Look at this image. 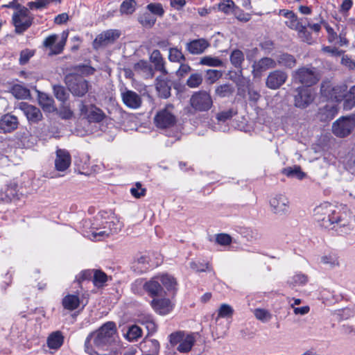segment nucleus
Returning a JSON list of instances; mask_svg holds the SVG:
<instances>
[{"label": "nucleus", "instance_id": "obj_44", "mask_svg": "<svg viewBox=\"0 0 355 355\" xmlns=\"http://www.w3.org/2000/svg\"><path fill=\"white\" fill-rule=\"evenodd\" d=\"M136 5L135 0H125L120 6V12L122 15H130L135 12Z\"/></svg>", "mask_w": 355, "mask_h": 355}, {"label": "nucleus", "instance_id": "obj_17", "mask_svg": "<svg viewBox=\"0 0 355 355\" xmlns=\"http://www.w3.org/2000/svg\"><path fill=\"white\" fill-rule=\"evenodd\" d=\"M277 67L275 59L266 57L254 62L252 64V74L254 77H260L263 71Z\"/></svg>", "mask_w": 355, "mask_h": 355}, {"label": "nucleus", "instance_id": "obj_3", "mask_svg": "<svg viewBox=\"0 0 355 355\" xmlns=\"http://www.w3.org/2000/svg\"><path fill=\"white\" fill-rule=\"evenodd\" d=\"M339 207L328 202H323L313 209V218L322 227L332 228Z\"/></svg>", "mask_w": 355, "mask_h": 355}, {"label": "nucleus", "instance_id": "obj_26", "mask_svg": "<svg viewBox=\"0 0 355 355\" xmlns=\"http://www.w3.org/2000/svg\"><path fill=\"white\" fill-rule=\"evenodd\" d=\"M209 46V42L205 39L194 40L187 44V49L193 55L203 53Z\"/></svg>", "mask_w": 355, "mask_h": 355}, {"label": "nucleus", "instance_id": "obj_23", "mask_svg": "<svg viewBox=\"0 0 355 355\" xmlns=\"http://www.w3.org/2000/svg\"><path fill=\"white\" fill-rule=\"evenodd\" d=\"M155 87L161 97L166 98L171 94V87L168 84L167 73H162L156 78Z\"/></svg>", "mask_w": 355, "mask_h": 355}, {"label": "nucleus", "instance_id": "obj_37", "mask_svg": "<svg viewBox=\"0 0 355 355\" xmlns=\"http://www.w3.org/2000/svg\"><path fill=\"white\" fill-rule=\"evenodd\" d=\"M138 21L144 27L150 28L155 24L156 17L148 12H144L139 15Z\"/></svg>", "mask_w": 355, "mask_h": 355}, {"label": "nucleus", "instance_id": "obj_60", "mask_svg": "<svg viewBox=\"0 0 355 355\" xmlns=\"http://www.w3.org/2000/svg\"><path fill=\"white\" fill-rule=\"evenodd\" d=\"M107 279L106 274L102 271L96 270L94 275V282L96 286H101Z\"/></svg>", "mask_w": 355, "mask_h": 355}, {"label": "nucleus", "instance_id": "obj_56", "mask_svg": "<svg viewBox=\"0 0 355 355\" xmlns=\"http://www.w3.org/2000/svg\"><path fill=\"white\" fill-rule=\"evenodd\" d=\"M146 8L153 16L162 17L164 12L163 7L160 3H150L146 6Z\"/></svg>", "mask_w": 355, "mask_h": 355}, {"label": "nucleus", "instance_id": "obj_59", "mask_svg": "<svg viewBox=\"0 0 355 355\" xmlns=\"http://www.w3.org/2000/svg\"><path fill=\"white\" fill-rule=\"evenodd\" d=\"M52 0H35L28 3L30 9H41L46 8Z\"/></svg>", "mask_w": 355, "mask_h": 355}, {"label": "nucleus", "instance_id": "obj_29", "mask_svg": "<svg viewBox=\"0 0 355 355\" xmlns=\"http://www.w3.org/2000/svg\"><path fill=\"white\" fill-rule=\"evenodd\" d=\"M64 343V336L60 331H53L47 338V345L50 349H58Z\"/></svg>", "mask_w": 355, "mask_h": 355}, {"label": "nucleus", "instance_id": "obj_45", "mask_svg": "<svg viewBox=\"0 0 355 355\" xmlns=\"http://www.w3.org/2000/svg\"><path fill=\"white\" fill-rule=\"evenodd\" d=\"M230 61L235 67H240L244 61L243 53L239 49L234 50L230 55Z\"/></svg>", "mask_w": 355, "mask_h": 355}, {"label": "nucleus", "instance_id": "obj_25", "mask_svg": "<svg viewBox=\"0 0 355 355\" xmlns=\"http://www.w3.org/2000/svg\"><path fill=\"white\" fill-rule=\"evenodd\" d=\"M20 108L26 116L28 120L31 122H37L42 118L40 110L32 105L22 103L20 105Z\"/></svg>", "mask_w": 355, "mask_h": 355}, {"label": "nucleus", "instance_id": "obj_38", "mask_svg": "<svg viewBox=\"0 0 355 355\" xmlns=\"http://www.w3.org/2000/svg\"><path fill=\"white\" fill-rule=\"evenodd\" d=\"M343 99H345L344 107L345 109L351 110L355 106V85L352 86L349 91L346 90Z\"/></svg>", "mask_w": 355, "mask_h": 355}, {"label": "nucleus", "instance_id": "obj_1", "mask_svg": "<svg viewBox=\"0 0 355 355\" xmlns=\"http://www.w3.org/2000/svg\"><path fill=\"white\" fill-rule=\"evenodd\" d=\"M116 333V325L113 322H107L98 330L92 332L85 342V352L90 355H104L108 349Z\"/></svg>", "mask_w": 355, "mask_h": 355}, {"label": "nucleus", "instance_id": "obj_64", "mask_svg": "<svg viewBox=\"0 0 355 355\" xmlns=\"http://www.w3.org/2000/svg\"><path fill=\"white\" fill-rule=\"evenodd\" d=\"M191 268L197 272H205L211 270L209 263L192 262L191 263Z\"/></svg>", "mask_w": 355, "mask_h": 355}, {"label": "nucleus", "instance_id": "obj_39", "mask_svg": "<svg viewBox=\"0 0 355 355\" xmlns=\"http://www.w3.org/2000/svg\"><path fill=\"white\" fill-rule=\"evenodd\" d=\"M288 15L290 18L286 21V26L297 32L304 31V26L300 21L295 13H289Z\"/></svg>", "mask_w": 355, "mask_h": 355}, {"label": "nucleus", "instance_id": "obj_27", "mask_svg": "<svg viewBox=\"0 0 355 355\" xmlns=\"http://www.w3.org/2000/svg\"><path fill=\"white\" fill-rule=\"evenodd\" d=\"M140 345L143 353L148 355H159L160 347L157 340L146 339Z\"/></svg>", "mask_w": 355, "mask_h": 355}, {"label": "nucleus", "instance_id": "obj_18", "mask_svg": "<svg viewBox=\"0 0 355 355\" xmlns=\"http://www.w3.org/2000/svg\"><path fill=\"white\" fill-rule=\"evenodd\" d=\"M162 263V259H158L155 263H153L146 255H141L137 257L132 263V268L137 273H143L150 268L157 266Z\"/></svg>", "mask_w": 355, "mask_h": 355}, {"label": "nucleus", "instance_id": "obj_58", "mask_svg": "<svg viewBox=\"0 0 355 355\" xmlns=\"http://www.w3.org/2000/svg\"><path fill=\"white\" fill-rule=\"evenodd\" d=\"M321 262L329 265L331 268H335L339 266V261L335 255H326L321 258Z\"/></svg>", "mask_w": 355, "mask_h": 355}, {"label": "nucleus", "instance_id": "obj_7", "mask_svg": "<svg viewBox=\"0 0 355 355\" xmlns=\"http://www.w3.org/2000/svg\"><path fill=\"white\" fill-rule=\"evenodd\" d=\"M189 103L196 112H207L213 105L211 95L206 91L196 92L191 96Z\"/></svg>", "mask_w": 355, "mask_h": 355}, {"label": "nucleus", "instance_id": "obj_47", "mask_svg": "<svg viewBox=\"0 0 355 355\" xmlns=\"http://www.w3.org/2000/svg\"><path fill=\"white\" fill-rule=\"evenodd\" d=\"M168 60L171 62L181 63L185 60V57L178 48H171L168 52Z\"/></svg>", "mask_w": 355, "mask_h": 355}, {"label": "nucleus", "instance_id": "obj_51", "mask_svg": "<svg viewBox=\"0 0 355 355\" xmlns=\"http://www.w3.org/2000/svg\"><path fill=\"white\" fill-rule=\"evenodd\" d=\"M218 8L219 10L223 12L225 14H230L234 10V8H238L232 0H224L223 2L218 4Z\"/></svg>", "mask_w": 355, "mask_h": 355}, {"label": "nucleus", "instance_id": "obj_46", "mask_svg": "<svg viewBox=\"0 0 355 355\" xmlns=\"http://www.w3.org/2000/svg\"><path fill=\"white\" fill-rule=\"evenodd\" d=\"M335 90L332 94V98L329 100L335 101H341L343 100L344 93L346 92L347 87L345 84L335 85Z\"/></svg>", "mask_w": 355, "mask_h": 355}, {"label": "nucleus", "instance_id": "obj_53", "mask_svg": "<svg viewBox=\"0 0 355 355\" xmlns=\"http://www.w3.org/2000/svg\"><path fill=\"white\" fill-rule=\"evenodd\" d=\"M68 37V32L63 31L61 34V40L59 41L53 47H52V53L53 54H59L60 53L64 46H65Z\"/></svg>", "mask_w": 355, "mask_h": 355}, {"label": "nucleus", "instance_id": "obj_21", "mask_svg": "<svg viewBox=\"0 0 355 355\" xmlns=\"http://www.w3.org/2000/svg\"><path fill=\"white\" fill-rule=\"evenodd\" d=\"M150 305L160 315H166L173 309V304L168 298H154Z\"/></svg>", "mask_w": 355, "mask_h": 355}, {"label": "nucleus", "instance_id": "obj_62", "mask_svg": "<svg viewBox=\"0 0 355 355\" xmlns=\"http://www.w3.org/2000/svg\"><path fill=\"white\" fill-rule=\"evenodd\" d=\"M140 320L142 324H146V327L149 331L154 332L156 331L157 326L150 316L148 315L144 318H141Z\"/></svg>", "mask_w": 355, "mask_h": 355}, {"label": "nucleus", "instance_id": "obj_8", "mask_svg": "<svg viewBox=\"0 0 355 355\" xmlns=\"http://www.w3.org/2000/svg\"><path fill=\"white\" fill-rule=\"evenodd\" d=\"M155 125L159 128H167L175 125L176 118L173 113V106L167 105L157 112L154 118Z\"/></svg>", "mask_w": 355, "mask_h": 355}, {"label": "nucleus", "instance_id": "obj_12", "mask_svg": "<svg viewBox=\"0 0 355 355\" xmlns=\"http://www.w3.org/2000/svg\"><path fill=\"white\" fill-rule=\"evenodd\" d=\"M355 127V119L353 117H343L333 123L332 131L339 137L347 136Z\"/></svg>", "mask_w": 355, "mask_h": 355}, {"label": "nucleus", "instance_id": "obj_22", "mask_svg": "<svg viewBox=\"0 0 355 355\" xmlns=\"http://www.w3.org/2000/svg\"><path fill=\"white\" fill-rule=\"evenodd\" d=\"M123 103L132 109H137L141 105V98L139 94L131 90H125L121 93Z\"/></svg>", "mask_w": 355, "mask_h": 355}, {"label": "nucleus", "instance_id": "obj_24", "mask_svg": "<svg viewBox=\"0 0 355 355\" xmlns=\"http://www.w3.org/2000/svg\"><path fill=\"white\" fill-rule=\"evenodd\" d=\"M18 125L17 118L13 115L6 114L0 119V132L7 133L15 130Z\"/></svg>", "mask_w": 355, "mask_h": 355}, {"label": "nucleus", "instance_id": "obj_2", "mask_svg": "<svg viewBox=\"0 0 355 355\" xmlns=\"http://www.w3.org/2000/svg\"><path fill=\"white\" fill-rule=\"evenodd\" d=\"M122 226V223L114 215H98L94 218L87 236L91 240L101 241L117 233Z\"/></svg>", "mask_w": 355, "mask_h": 355}, {"label": "nucleus", "instance_id": "obj_41", "mask_svg": "<svg viewBox=\"0 0 355 355\" xmlns=\"http://www.w3.org/2000/svg\"><path fill=\"white\" fill-rule=\"evenodd\" d=\"M141 336L142 330L137 325H132L130 327L125 334L126 338L131 342L137 340V339L141 337Z\"/></svg>", "mask_w": 355, "mask_h": 355}, {"label": "nucleus", "instance_id": "obj_11", "mask_svg": "<svg viewBox=\"0 0 355 355\" xmlns=\"http://www.w3.org/2000/svg\"><path fill=\"white\" fill-rule=\"evenodd\" d=\"M271 212L277 216L286 215L289 210L290 201L284 194H275L269 200Z\"/></svg>", "mask_w": 355, "mask_h": 355}, {"label": "nucleus", "instance_id": "obj_30", "mask_svg": "<svg viewBox=\"0 0 355 355\" xmlns=\"http://www.w3.org/2000/svg\"><path fill=\"white\" fill-rule=\"evenodd\" d=\"M338 109L333 104H327L324 107L320 109L318 116L321 121L331 120L337 114Z\"/></svg>", "mask_w": 355, "mask_h": 355}, {"label": "nucleus", "instance_id": "obj_19", "mask_svg": "<svg viewBox=\"0 0 355 355\" xmlns=\"http://www.w3.org/2000/svg\"><path fill=\"white\" fill-rule=\"evenodd\" d=\"M71 159L69 153L64 149H58L55 159V168L58 171H64L71 165Z\"/></svg>", "mask_w": 355, "mask_h": 355}, {"label": "nucleus", "instance_id": "obj_40", "mask_svg": "<svg viewBox=\"0 0 355 355\" xmlns=\"http://www.w3.org/2000/svg\"><path fill=\"white\" fill-rule=\"evenodd\" d=\"M284 174L287 177L295 178L298 180H302L305 177V173L301 171L300 166L288 167L284 169Z\"/></svg>", "mask_w": 355, "mask_h": 355}, {"label": "nucleus", "instance_id": "obj_32", "mask_svg": "<svg viewBox=\"0 0 355 355\" xmlns=\"http://www.w3.org/2000/svg\"><path fill=\"white\" fill-rule=\"evenodd\" d=\"M150 61L154 63L155 69L159 71L162 73H168L165 68V62L158 50H154L150 56Z\"/></svg>", "mask_w": 355, "mask_h": 355}, {"label": "nucleus", "instance_id": "obj_43", "mask_svg": "<svg viewBox=\"0 0 355 355\" xmlns=\"http://www.w3.org/2000/svg\"><path fill=\"white\" fill-rule=\"evenodd\" d=\"M335 85L330 81L323 82L321 85V95L327 99L332 98V94L335 90Z\"/></svg>", "mask_w": 355, "mask_h": 355}, {"label": "nucleus", "instance_id": "obj_52", "mask_svg": "<svg viewBox=\"0 0 355 355\" xmlns=\"http://www.w3.org/2000/svg\"><path fill=\"white\" fill-rule=\"evenodd\" d=\"M254 315L257 320L263 322L269 321L272 318L271 313L268 311L263 309H254Z\"/></svg>", "mask_w": 355, "mask_h": 355}, {"label": "nucleus", "instance_id": "obj_36", "mask_svg": "<svg viewBox=\"0 0 355 355\" xmlns=\"http://www.w3.org/2000/svg\"><path fill=\"white\" fill-rule=\"evenodd\" d=\"M138 72L142 73L145 78H153L154 76L153 69L151 66L146 61L139 62L135 67Z\"/></svg>", "mask_w": 355, "mask_h": 355}, {"label": "nucleus", "instance_id": "obj_50", "mask_svg": "<svg viewBox=\"0 0 355 355\" xmlns=\"http://www.w3.org/2000/svg\"><path fill=\"white\" fill-rule=\"evenodd\" d=\"M234 92V88L228 84L218 86L216 89V94L220 97H228Z\"/></svg>", "mask_w": 355, "mask_h": 355}, {"label": "nucleus", "instance_id": "obj_54", "mask_svg": "<svg viewBox=\"0 0 355 355\" xmlns=\"http://www.w3.org/2000/svg\"><path fill=\"white\" fill-rule=\"evenodd\" d=\"M16 195V190L14 187H8L5 191L0 192V201L8 202Z\"/></svg>", "mask_w": 355, "mask_h": 355}, {"label": "nucleus", "instance_id": "obj_13", "mask_svg": "<svg viewBox=\"0 0 355 355\" xmlns=\"http://www.w3.org/2000/svg\"><path fill=\"white\" fill-rule=\"evenodd\" d=\"M142 286L144 290L150 296L155 297L162 292V286L160 284L158 275L155 276L148 281L143 282L142 279H137L132 285V289L135 291L136 286Z\"/></svg>", "mask_w": 355, "mask_h": 355}, {"label": "nucleus", "instance_id": "obj_9", "mask_svg": "<svg viewBox=\"0 0 355 355\" xmlns=\"http://www.w3.org/2000/svg\"><path fill=\"white\" fill-rule=\"evenodd\" d=\"M293 78L302 85L310 87L319 80V76L315 68L301 67L293 73Z\"/></svg>", "mask_w": 355, "mask_h": 355}, {"label": "nucleus", "instance_id": "obj_55", "mask_svg": "<svg viewBox=\"0 0 355 355\" xmlns=\"http://www.w3.org/2000/svg\"><path fill=\"white\" fill-rule=\"evenodd\" d=\"M53 92L55 97L60 101H65L69 96L64 87L61 85H55L53 87Z\"/></svg>", "mask_w": 355, "mask_h": 355}, {"label": "nucleus", "instance_id": "obj_49", "mask_svg": "<svg viewBox=\"0 0 355 355\" xmlns=\"http://www.w3.org/2000/svg\"><path fill=\"white\" fill-rule=\"evenodd\" d=\"M202 83V76L198 73H192L187 80V85L190 88L198 87Z\"/></svg>", "mask_w": 355, "mask_h": 355}, {"label": "nucleus", "instance_id": "obj_35", "mask_svg": "<svg viewBox=\"0 0 355 355\" xmlns=\"http://www.w3.org/2000/svg\"><path fill=\"white\" fill-rule=\"evenodd\" d=\"M308 276L305 274L298 272L295 274L288 280V284L291 288L304 286L308 282Z\"/></svg>", "mask_w": 355, "mask_h": 355}, {"label": "nucleus", "instance_id": "obj_20", "mask_svg": "<svg viewBox=\"0 0 355 355\" xmlns=\"http://www.w3.org/2000/svg\"><path fill=\"white\" fill-rule=\"evenodd\" d=\"M120 33L116 30H108L97 36L94 41V46L98 48L101 46H105L114 42L119 37Z\"/></svg>", "mask_w": 355, "mask_h": 355}, {"label": "nucleus", "instance_id": "obj_33", "mask_svg": "<svg viewBox=\"0 0 355 355\" xmlns=\"http://www.w3.org/2000/svg\"><path fill=\"white\" fill-rule=\"evenodd\" d=\"M159 282H161L163 286L168 291L175 293L177 291V282L176 279L173 277L167 274H163L158 275Z\"/></svg>", "mask_w": 355, "mask_h": 355}, {"label": "nucleus", "instance_id": "obj_16", "mask_svg": "<svg viewBox=\"0 0 355 355\" xmlns=\"http://www.w3.org/2000/svg\"><path fill=\"white\" fill-rule=\"evenodd\" d=\"M79 109L80 114L90 122H101L105 117L104 112L94 105L87 107L81 102Z\"/></svg>", "mask_w": 355, "mask_h": 355}, {"label": "nucleus", "instance_id": "obj_6", "mask_svg": "<svg viewBox=\"0 0 355 355\" xmlns=\"http://www.w3.org/2000/svg\"><path fill=\"white\" fill-rule=\"evenodd\" d=\"M65 82L69 90L73 96H83L89 90L88 82L78 73L68 74L65 78Z\"/></svg>", "mask_w": 355, "mask_h": 355}, {"label": "nucleus", "instance_id": "obj_5", "mask_svg": "<svg viewBox=\"0 0 355 355\" xmlns=\"http://www.w3.org/2000/svg\"><path fill=\"white\" fill-rule=\"evenodd\" d=\"M332 228L349 234L355 229V217L345 207H339Z\"/></svg>", "mask_w": 355, "mask_h": 355}, {"label": "nucleus", "instance_id": "obj_57", "mask_svg": "<svg viewBox=\"0 0 355 355\" xmlns=\"http://www.w3.org/2000/svg\"><path fill=\"white\" fill-rule=\"evenodd\" d=\"M12 94L17 98H26L30 95L29 90L20 85H15L13 87Z\"/></svg>", "mask_w": 355, "mask_h": 355}, {"label": "nucleus", "instance_id": "obj_42", "mask_svg": "<svg viewBox=\"0 0 355 355\" xmlns=\"http://www.w3.org/2000/svg\"><path fill=\"white\" fill-rule=\"evenodd\" d=\"M233 313L234 309L231 306L227 304H223L218 310V315L216 318V321L218 322L220 318H232Z\"/></svg>", "mask_w": 355, "mask_h": 355}, {"label": "nucleus", "instance_id": "obj_63", "mask_svg": "<svg viewBox=\"0 0 355 355\" xmlns=\"http://www.w3.org/2000/svg\"><path fill=\"white\" fill-rule=\"evenodd\" d=\"M216 241L221 245H230L232 242V238L227 234H219L216 235Z\"/></svg>", "mask_w": 355, "mask_h": 355}, {"label": "nucleus", "instance_id": "obj_61", "mask_svg": "<svg viewBox=\"0 0 355 355\" xmlns=\"http://www.w3.org/2000/svg\"><path fill=\"white\" fill-rule=\"evenodd\" d=\"M131 194L136 198H139L144 196L146 194V189L141 187L139 182L135 184V187L130 189Z\"/></svg>", "mask_w": 355, "mask_h": 355}, {"label": "nucleus", "instance_id": "obj_28", "mask_svg": "<svg viewBox=\"0 0 355 355\" xmlns=\"http://www.w3.org/2000/svg\"><path fill=\"white\" fill-rule=\"evenodd\" d=\"M277 66L279 65L286 68L291 69L296 65V59L295 57L287 53H281L275 56Z\"/></svg>", "mask_w": 355, "mask_h": 355}, {"label": "nucleus", "instance_id": "obj_14", "mask_svg": "<svg viewBox=\"0 0 355 355\" xmlns=\"http://www.w3.org/2000/svg\"><path fill=\"white\" fill-rule=\"evenodd\" d=\"M294 96L295 106L304 109L310 105L314 100V94L311 89L299 87Z\"/></svg>", "mask_w": 355, "mask_h": 355}, {"label": "nucleus", "instance_id": "obj_15", "mask_svg": "<svg viewBox=\"0 0 355 355\" xmlns=\"http://www.w3.org/2000/svg\"><path fill=\"white\" fill-rule=\"evenodd\" d=\"M287 73L279 69L270 71L266 80V86L270 89H277L287 80Z\"/></svg>", "mask_w": 355, "mask_h": 355}, {"label": "nucleus", "instance_id": "obj_4", "mask_svg": "<svg viewBox=\"0 0 355 355\" xmlns=\"http://www.w3.org/2000/svg\"><path fill=\"white\" fill-rule=\"evenodd\" d=\"M196 337L194 333L178 331L169 335V343L172 346H176L180 353H188L196 341Z\"/></svg>", "mask_w": 355, "mask_h": 355}, {"label": "nucleus", "instance_id": "obj_10", "mask_svg": "<svg viewBox=\"0 0 355 355\" xmlns=\"http://www.w3.org/2000/svg\"><path fill=\"white\" fill-rule=\"evenodd\" d=\"M12 21L15 31L21 33L31 26L33 17L29 15L28 8L22 7L13 14Z\"/></svg>", "mask_w": 355, "mask_h": 355}, {"label": "nucleus", "instance_id": "obj_34", "mask_svg": "<svg viewBox=\"0 0 355 355\" xmlns=\"http://www.w3.org/2000/svg\"><path fill=\"white\" fill-rule=\"evenodd\" d=\"M80 305V300L78 295H67L62 299V306L65 309L73 311Z\"/></svg>", "mask_w": 355, "mask_h": 355}, {"label": "nucleus", "instance_id": "obj_31", "mask_svg": "<svg viewBox=\"0 0 355 355\" xmlns=\"http://www.w3.org/2000/svg\"><path fill=\"white\" fill-rule=\"evenodd\" d=\"M38 101L44 112H53L55 110L53 99L46 94L39 93Z\"/></svg>", "mask_w": 355, "mask_h": 355}, {"label": "nucleus", "instance_id": "obj_48", "mask_svg": "<svg viewBox=\"0 0 355 355\" xmlns=\"http://www.w3.org/2000/svg\"><path fill=\"white\" fill-rule=\"evenodd\" d=\"M200 64L205 66L210 67H221L223 66V62L218 58L211 56H204L201 58Z\"/></svg>", "mask_w": 355, "mask_h": 355}]
</instances>
